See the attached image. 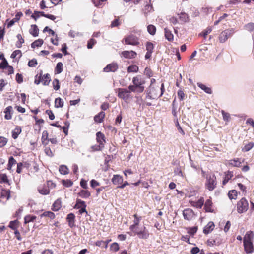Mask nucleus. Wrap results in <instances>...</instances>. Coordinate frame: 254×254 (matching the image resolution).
<instances>
[{"label":"nucleus","instance_id":"f704fd0d","mask_svg":"<svg viewBox=\"0 0 254 254\" xmlns=\"http://www.w3.org/2000/svg\"><path fill=\"white\" fill-rule=\"evenodd\" d=\"M233 176V175L232 172H228L227 174H226L224 180L223 181V185H226L229 181V180L231 179Z\"/></svg>","mask_w":254,"mask_h":254},{"label":"nucleus","instance_id":"cd10ccee","mask_svg":"<svg viewBox=\"0 0 254 254\" xmlns=\"http://www.w3.org/2000/svg\"><path fill=\"white\" fill-rule=\"evenodd\" d=\"M61 207V201L60 199L56 200L52 205V210L54 211H58Z\"/></svg>","mask_w":254,"mask_h":254},{"label":"nucleus","instance_id":"f8f14e48","mask_svg":"<svg viewBox=\"0 0 254 254\" xmlns=\"http://www.w3.org/2000/svg\"><path fill=\"white\" fill-rule=\"evenodd\" d=\"M121 56L127 59L135 58L137 56V53L134 51H124L121 53Z\"/></svg>","mask_w":254,"mask_h":254},{"label":"nucleus","instance_id":"58836bf2","mask_svg":"<svg viewBox=\"0 0 254 254\" xmlns=\"http://www.w3.org/2000/svg\"><path fill=\"white\" fill-rule=\"evenodd\" d=\"M59 172L62 174L66 175L68 173V169L65 165H61L59 167Z\"/></svg>","mask_w":254,"mask_h":254},{"label":"nucleus","instance_id":"c03bdc74","mask_svg":"<svg viewBox=\"0 0 254 254\" xmlns=\"http://www.w3.org/2000/svg\"><path fill=\"white\" fill-rule=\"evenodd\" d=\"M228 195L229 198L230 199H236V197L237 196V192L236 190H233L229 191Z\"/></svg>","mask_w":254,"mask_h":254},{"label":"nucleus","instance_id":"bb28decb","mask_svg":"<svg viewBox=\"0 0 254 254\" xmlns=\"http://www.w3.org/2000/svg\"><path fill=\"white\" fill-rule=\"evenodd\" d=\"M38 190L39 192L43 195L48 194L50 192V190L48 189L47 185H45L42 188L39 187Z\"/></svg>","mask_w":254,"mask_h":254},{"label":"nucleus","instance_id":"5701e85b","mask_svg":"<svg viewBox=\"0 0 254 254\" xmlns=\"http://www.w3.org/2000/svg\"><path fill=\"white\" fill-rule=\"evenodd\" d=\"M112 181L115 185H118L121 184L123 181L122 177L118 175H114Z\"/></svg>","mask_w":254,"mask_h":254},{"label":"nucleus","instance_id":"0e129e2a","mask_svg":"<svg viewBox=\"0 0 254 254\" xmlns=\"http://www.w3.org/2000/svg\"><path fill=\"white\" fill-rule=\"evenodd\" d=\"M144 90V86L143 85L138 86L137 87L134 88L135 91H132L133 92L136 93H142Z\"/></svg>","mask_w":254,"mask_h":254},{"label":"nucleus","instance_id":"052dcab7","mask_svg":"<svg viewBox=\"0 0 254 254\" xmlns=\"http://www.w3.org/2000/svg\"><path fill=\"white\" fill-rule=\"evenodd\" d=\"M110 249L112 251L114 252H117L119 250V246L118 243H113L110 247Z\"/></svg>","mask_w":254,"mask_h":254},{"label":"nucleus","instance_id":"4468645a","mask_svg":"<svg viewBox=\"0 0 254 254\" xmlns=\"http://www.w3.org/2000/svg\"><path fill=\"white\" fill-rule=\"evenodd\" d=\"M75 216L73 213H70L67 215L66 220L68 222V225L70 228L75 227Z\"/></svg>","mask_w":254,"mask_h":254},{"label":"nucleus","instance_id":"f03ea898","mask_svg":"<svg viewBox=\"0 0 254 254\" xmlns=\"http://www.w3.org/2000/svg\"><path fill=\"white\" fill-rule=\"evenodd\" d=\"M159 87H155L150 85L148 88L145 90L146 100L156 99L158 98V93Z\"/></svg>","mask_w":254,"mask_h":254},{"label":"nucleus","instance_id":"6e6552de","mask_svg":"<svg viewBox=\"0 0 254 254\" xmlns=\"http://www.w3.org/2000/svg\"><path fill=\"white\" fill-rule=\"evenodd\" d=\"M130 92L131 91L126 88H119L118 96L119 98L127 101L130 98Z\"/></svg>","mask_w":254,"mask_h":254},{"label":"nucleus","instance_id":"393cba45","mask_svg":"<svg viewBox=\"0 0 254 254\" xmlns=\"http://www.w3.org/2000/svg\"><path fill=\"white\" fill-rule=\"evenodd\" d=\"M12 111V107L10 106H8L4 110V113H5L4 118L6 120H10L11 119V112Z\"/></svg>","mask_w":254,"mask_h":254},{"label":"nucleus","instance_id":"0eeeda50","mask_svg":"<svg viewBox=\"0 0 254 254\" xmlns=\"http://www.w3.org/2000/svg\"><path fill=\"white\" fill-rule=\"evenodd\" d=\"M250 234L247 233L244 238V246L247 253H251L253 251V244L251 242Z\"/></svg>","mask_w":254,"mask_h":254},{"label":"nucleus","instance_id":"f257e3e1","mask_svg":"<svg viewBox=\"0 0 254 254\" xmlns=\"http://www.w3.org/2000/svg\"><path fill=\"white\" fill-rule=\"evenodd\" d=\"M216 177L213 174H207L205 183L206 188L209 191H212L216 187Z\"/></svg>","mask_w":254,"mask_h":254},{"label":"nucleus","instance_id":"7ed1b4c3","mask_svg":"<svg viewBox=\"0 0 254 254\" xmlns=\"http://www.w3.org/2000/svg\"><path fill=\"white\" fill-rule=\"evenodd\" d=\"M249 207L248 201L244 197L242 198L237 203V209L239 213L241 214L247 211Z\"/></svg>","mask_w":254,"mask_h":254},{"label":"nucleus","instance_id":"20e7f679","mask_svg":"<svg viewBox=\"0 0 254 254\" xmlns=\"http://www.w3.org/2000/svg\"><path fill=\"white\" fill-rule=\"evenodd\" d=\"M124 40L127 45L137 46L139 44L138 38L133 34H130L125 36Z\"/></svg>","mask_w":254,"mask_h":254},{"label":"nucleus","instance_id":"b1692460","mask_svg":"<svg viewBox=\"0 0 254 254\" xmlns=\"http://www.w3.org/2000/svg\"><path fill=\"white\" fill-rule=\"evenodd\" d=\"M212 205V202L210 199L206 200L204 208L206 212H213V210L211 208Z\"/></svg>","mask_w":254,"mask_h":254},{"label":"nucleus","instance_id":"1a4fd4ad","mask_svg":"<svg viewBox=\"0 0 254 254\" xmlns=\"http://www.w3.org/2000/svg\"><path fill=\"white\" fill-rule=\"evenodd\" d=\"M86 206L85 201L81 200V199H77L74 208L76 209H80L79 213L80 214H82L84 212L87 213V211L86 210Z\"/></svg>","mask_w":254,"mask_h":254},{"label":"nucleus","instance_id":"774afa93","mask_svg":"<svg viewBox=\"0 0 254 254\" xmlns=\"http://www.w3.org/2000/svg\"><path fill=\"white\" fill-rule=\"evenodd\" d=\"M177 95L178 96V97H179L180 100H184V97L185 96V94L182 90H178V91L177 92Z\"/></svg>","mask_w":254,"mask_h":254},{"label":"nucleus","instance_id":"6ab92c4d","mask_svg":"<svg viewBox=\"0 0 254 254\" xmlns=\"http://www.w3.org/2000/svg\"><path fill=\"white\" fill-rule=\"evenodd\" d=\"M29 33L34 37H37L39 34V29L35 24L31 25V28L29 30Z\"/></svg>","mask_w":254,"mask_h":254},{"label":"nucleus","instance_id":"c9c22d12","mask_svg":"<svg viewBox=\"0 0 254 254\" xmlns=\"http://www.w3.org/2000/svg\"><path fill=\"white\" fill-rule=\"evenodd\" d=\"M36 219V216L34 215H26L24 217V223L26 224L31 222H33Z\"/></svg>","mask_w":254,"mask_h":254},{"label":"nucleus","instance_id":"7c9ffc66","mask_svg":"<svg viewBox=\"0 0 254 254\" xmlns=\"http://www.w3.org/2000/svg\"><path fill=\"white\" fill-rule=\"evenodd\" d=\"M241 162L240 161L239 158L230 160L229 161V164L234 167H239Z\"/></svg>","mask_w":254,"mask_h":254},{"label":"nucleus","instance_id":"a878e982","mask_svg":"<svg viewBox=\"0 0 254 254\" xmlns=\"http://www.w3.org/2000/svg\"><path fill=\"white\" fill-rule=\"evenodd\" d=\"M165 31V38L169 41H171L173 40L174 36L172 33L171 31L168 29L167 28H165L164 29Z\"/></svg>","mask_w":254,"mask_h":254},{"label":"nucleus","instance_id":"39448f33","mask_svg":"<svg viewBox=\"0 0 254 254\" xmlns=\"http://www.w3.org/2000/svg\"><path fill=\"white\" fill-rule=\"evenodd\" d=\"M133 85H130L128 86V89L131 91H135L134 88L138 86L143 85L145 84V81L142 78L141 76L138 75L132 79Z\"/></svg>","mask_w":254,"mask_h":254},{"label":"nucleus","instance_id":"423d86ee","mask_svg":"<svg viewBox=\"0 0 254 254\" xmlns=\"http://www.w3.org/2000/svg\"><path fill=\"white\" fill-rule=\"evenodd\" d=\"M234 29H227L222 31L219 36V41L220 43H224L234 33Z\"/></svg>","mask_w":254,"mask_h":254},{"label":"nucleus","instance_id":"f3484780","mask_svg":"<svg viewBox=\"0 0 254 254\" xmlns=\"http://www.w3.org/2000/svg\"><path fill=\"white\" fill-rule=\"evenodd\" d=\"M96 140L100 145L104 146L105 142V135L101 132H98L96 133Z\"/></svg>","mask_w":254,"mask_h":254},{"label":"nucleus","instance_id":"79ce46f5","mask_svg":"<svg viewBox=\"0 0 254 254\" xmlns=\"http://www.w3.org/2000/svg\"><path fill=\"white\" fill-rule=\"evenodd\" d=\"M145 46L147 52L152 53L154 49L153 44L151 42H147Z\"/></svg>","mask_w":254,"mask_h":254},{"label":"nucleus","instance_id":"72a5a7b5","mask_svg":"<svg viewBox=\"0 0 254 254\" xmlns=\"http://www.w3.org/2000/svg\"><path fill=\"white\" fill-rule=\"evenodd\" d=\"M64 106V101L60 97L56 98L55 100V107L57 108L62 107Z\"/></svg>","mask_w":254,"mask_h":254},{"label":"nucleus","instance_id":"37998d69","mask_svg":"<svg viewBox=\"0 0 254 254\" xmlns=\"http://www.w3.org/2000/svg\"><path fill=\"white\" fill-rule=\"evenodd\" d=\"M244 29L248 31L251 32L254 30V23L250 22L244 26Z\"/></svg>","mask_w":254,"mask_h":254},{"label":"nucleus","instance_id":"e433bc0d","mask_svg":"<svg viewBox=\"0 0 254 254\" xmlns=\"http://www.w3.org/2000/svg\"><path fill=\"white\" fill-rule=\"evenodd\" d=\"M43 43V40L41 39L35 40L31 44V47L35 48V47H40Z\"/></svg>","mask_w":254,"mask_h":254},{"label":"nucleus","instance_id":"ea45409f","mask_svg":"<svg viewBox=\"0 0 254 254\" xmlns=\"http://www.w3.org/2000/svg\"><path fill=\"white\" fill-rule=\"evenodd\" d=\"M21 129L20 127L15 128L14 130L12 131V136L14 139H16L18 135L21 133Z\"/></svg>","mask_w":254,"mask_h":254},{"label":"nucleus","instance_id":"412c9836","mask_svg":"<svg viewBox=\"0 0 254 254\" xmlns=\"http://www.w3.org/2000/svg\"><path fill=\"white\" fill-rule=\"evenodd\" d=\"M42 80L43 85L44 86H47L49 84L51 81V78L50 74L48 73H46L44 74L43 76L42 74Z\"/></svg>","mask_w":254,"mask_h":254},{"label":"nucleus","instance_id":"de8ad7c7","mask_svg":"<svg viewBox=\"0 0 254 254\" xmlns=\"http://www.w3.org/2000/svg\"><path fill=\"white\" fill-rule=\"evenodd\" d=\"M48 133L47 131L44 130L42 133V138H41L42 142L43 144H44L45 145L47 144V143H45V141L48 140Z\"/></svg>","mask_w":254,"mask_h":254},{"label":"nucleus","instance_id":"09e8293b","mask_svg":"<svg viewBox=\"0 0 254 254\" xmlns=\"http://www.w3.org/2000/svg\"><path fill=\"white\" fill-rule=\"evenodd\" d=\"M19 55V58H20L22 56L21 51L19 50H16L13 52V53L11 55V58H15L17 56Z\"/></svg>","mask_w":254,"mask_h":254},{"label":"nucleus","instance_id":"473e14b6","mask_svg":"<svg viewBox=\"0 0 254 254\" xmlns=\"http://www.w3.org/2000/svg\"><path fill=\"white\" fill-rule=\"evenodd\" d=\"M254 146V143L251 142L246 144L242 148V150L243 152H248L250 151Z\"/></svg>","mask_w":254,"mask_h":254},{"label":"nucleus","instance_id":"bf43d9fd","mask_svg":"<svg viewBox=\"0 0 254 254\" xmlns=\"http://www.w3.org/2000/svg\"><path fill=\"white\" fill-rule=\"evenodd\" d=\"M221 113L223 115V118L224 121H229L230 118V114L225 112L224 111L222 110Z\"/></svg>","mask_w":254,"mask_h":254},{"label":"nucleus","instance_id":"aec40b11","mask_svg":"<svg viewBox=\"0 0 254 254\" xmlns=\"http://www.w3.org/2000/svg\"><path fill=\"white\" fill-rule=\"evenodd\" d=\"M105 114L104 112L101 111L97 115H96L94 118V120L95 122L97 123H101L103 121V119L105 117Z\"/></svg>","mask_w":254,"mask_h":254},{"label":"nucleus","instance_id":"49530a36","mask_svg":"<svg viewBox=\"0 0 254 254\" xmlns=\"http://www.w3.org/2000/svg\"><path fill=\"white\" fill-rule=\"evenodd\" d=\"M138 67L136 65H132L128 67L127 72H137L138 71Z\"/></svg>","mask_w":254,"mask_h":254},{"label":"nucleus","instance_id":"603ef678","mask_svg":"<svg viewBox=\"0 0 254 254\" xmlns=\"http://www.w3.org/2000/svg\"><path fill=\"white\" fill-rule=\"evenodd\" d=\"M8 182L7 175L5 174H0V183H7Z\"/></svg>","mask_w":254,"mask_h":254},{"label":"nucleus","instance_id":"4c0bfd02","mask_svg":"<svg viewBox=\"0 0 254 254\" xmlns=\"http://www.w3.org/2000/svg\"><path fill=\"white\" fill-rule=\"evenodd\" d=\"M41 217H48L50 218V219H54L55 218V215L52 212H51V211H46V212H44L43 213H42L41 215Z\"/></svg>","mask_w":254,"mask_h":254},{"label":"nucleus","instance_id":"a19ab883","mask_svg":"<svg viewBox=\"0 0 254 254\" xmlns=\"http://www.w3.org/2000/svg\"><path fill=\"white\" fill-rule=\"evenodd\" d=\"M147 31L150 34H151L152 35H154L155 34L156 29V27L155 26L150 24L147 26Z\"/></svg>","mask_w":254,"mask_h":254},{"label":"nucleus","instance_id":"338daca9","mask_svg":"<svg viewBox=\"0 0 254 254\" xmlns=\"http://www.w3.org/2000/svg\"><path fill=\"white\" fill-rule=\"evenodd\" d=\"M103 147V146L100 145V144L93 145L91 147V149H92V151H93L101 150Z\"/></svg>","mask_w":254,"mask_h":254},{"label":"nucleus","instance_id":"9b49d317","mask_svg":"<svg viewBox=\"0 0 254 254\" xmlns=\"http://www.w3.org/2000/svg\"><path fill=\"white\" fill-rule=\"evenodd\" d=\"M118 69V65L116 63H112L108 64L103 69L104 72H116Z\"/></svg>","mask_w":254,"mask_h":254},{"label":"nucleus","instance_id":"3c124183","mask_svg":"<svg viewBox=\"0 0 254 254\" xmlns=\"http://www.w3.org/2000/svg\"><path fill=\"white\" fill-rule=\"evenodd\" d=\"M62 184L66 187H71L73 185V182L70 180H63Z\"/></svg>","mask_w":254,"mask_h":254},{"label":"nucleus","instance_id":"864d4df0","mask_svg":"<svg viewBox=\"0 0 254 254\" xmlns=\"http://www.w3.org/2000/svg\"><path fill=\"white\" fill-rule=\"evenodd\" d=\"M53 88L55 90H58L60 89L59 81L57 79H55L53 81Z\"/></svg>","mask_w":254,"mask_h":254},{"label":"nucleus","instance_id":"2f4dec72","mask_svg":"<svg viewBox=\"0 0 254 254\" xmlns=\"http://www.w3.org/2000/svg\"><path fill=\"white\" fill-rule=\"evenodd\" d=\"M63 70V64L62 62H59L57 63L55 69V72L56 74H60Z\"/></svg>","mask_w":254,"mask_h":254},{"label":"nucleus","instance_id":"c85d7f7f","mask_svg":"<svg viewBox=\"0 0 254 254\" xmlns=\"http://www.w3.org/2000/svg\"><path fill=\"white\" fill-rule=\"evenodd\" d=\"M16 37L18 40L16 42L15 45L17 48H20L22 47V44L24 43V40L20 34H17Z\"/></svg>","mask_w":254,"mask_h":254},{"label":"nucleus","instance_id":"680f3d73","mask_svg":"<svg viewBox=\"0 0 254 254\" xmlns=\"http://www.w3.org/2000/svg\"><path fill=\"white\" fill-rule=\"evenodd\" d=\"M204 204V200L201 198L199 199L195 203V207L197 208H201Z\"/></svg>","mask_w":254,"mask_h":254},{"label":"nucleus","instance_id":"2eb2a0df","mask_svg":"<svg viewBox=\"0 0 254 254\" xmlns=\"http://www.w3.org/2000/svg\"><path fill=\"white\" fill-rule=\"evenodd\" d=\"M134 218V220L133 221V224L130 225L129 229L133 231L136 229H137V227H136L140 223V220H141V217H138L137 214H134L133 215Z\"/></svg>","mask_w":254,"mask_h":254},{"label":"nucleus","instance_id":"69168bd1","mask_svg":"<svg viewBox=\"0 0 254 254\" xmlns=\"http://www.w3.org/2000/svg\"><path fill=\"white\" fill-rule=\"evenodd\" d=\"M169 21L170 22V23H171L173 25H176L177 23H178V19L174 16H172L170 17L169 19Z\"/></svg>","mask_w":254,"mask_h":254},{"label":"nucleus","instance_id":"8fccbe9b","mask_svg":"<svg viewBox=\"0 0 254 254\" xmlns=\"http://www.w3.org/2000/svg\"><path fill=\"white\" fill-rule=\"evenodd\" d=\"M35 80H34V83L38 85L40 84V82H42V71H41L40 73H39V75H36L35 77Z\"/></svg>","mask_w":254,"mask_h":254},{"label":"nucleus","instance_id":"4d7b16f0","mask_svg":"<svg viewBox=\"0 0 254 254\" xmlns=\"http://www.w3.org/2000/svg\"><path fill=\"white\" fill-rule=\"evenodd\" d=\"M96 43V40L92 38L90 39L87 43V48L88 49H91L93 48V45Z\"/></svg>","mask_w":254,"mask_h":254},{"label":"nucleus","instance_id":"4be33fe9","mask_svg":"<svg viewBox=\"0 0 254 254\" xmlns=\"http://www.w3.org/2000/svg\"><path fill=\"white\" fill-rule=\"evenodd\" d=\"M197 85L198 87H199L200 89L203 90L205 93L209 94H212V91L210 87L206 86L205 85L201 83H197Z\"/></svg>","mask_w":254,"mask_h":254},{"label":"nucleus","instance_id":"e2e57ef3","mask_svg":"<svg viewBox=\"0 0 254 254\" xmlns=\"http://www.w3.org/2000/svg\"><path fill=\"white\" fill-rule=\"evenodd\" d=\"M15 79L18 83H21L23 81L22 75L20 73H17Z\"/></svg>","mask_w":254,"mask_h":254},{"label":"nucleus","instance_id":"c756f323","mask_svg":"<svg viewBox=\"0 0 254 254\" xmlns=\"http://www.w3.org/2000/svg\"><path fill=\"white\" fill-rule=\"evenodd\" d=\"M78 195L79 196H80L82 198H88L90 196L91 194L89 191L82 190L78 193Z\"/></svg>","mask_w":254,"mask_h":254},{"label":"nucleus","instance_id":"a18cd8bd","mask_svg":"<svg viewBox=\"0 0 254 254\" xmlns=\"http://www.w3.org/2000/svg\"><path fill=\"white\" fill-rule=\"evenodd\" d=\"M16 163L15 159L13 156H10L9 158L7 169L10 170L12 166Z\"/></svg>","mask_w":254,"mask_h":254},{"label":"nucleus","instance_id":"ddd939ff","mask_svg":"<svg viewBox=\"0 0 254 254\" xmlns=\"http://www.w3.org/2000/svg\"><path fill=\"white\" fill-rule=\"evenodd\" d=\"M193 211L189 208L185 209L183 212V215L185 219L190 220L193 216Z\"/></svg>","mask_w":254,"mask_h":254},{"label":"nucleus","instance_id":"dca6fc26","mask_svg":"<svg viewBox=\"0 0 254 254\" xmlns=\"http://www.w3.org/2000/svg\"><path fill=\"white\" fill-rule=\"evenodd\" d=\"M179 18L181 21V23H184L188 22L189 21V17L188 15L184 12H181L180 13H178Z\"/></svg>","mask_w":254,"mask_h":254},{"label":"nucleus","instance_id":"6e6d98bb","mask_svg":"<svg viewBox=\"0 0 254 254\" xmlns=\"http://www.w3.org/2000/svg\"><path fill=\"white\" fill-rule=\"evenodd\" d=\"M2 61L0 63V65L2 69H4L8 66V63L5 58L2 59Z\"/></svg>","mask_w":254,"mask_h":254},{"label":"nucleus","instance_id":"9d476101","mask_svg":"<svg viewBox=\"0 0 254 254\" xmlns=\"http://www.w3.org/2000/svg\"><path fill=\"white\" fill-rule=\"evenodd\" d=\"M133 232L137 234L140 239H146L149 235L148 231L146 229L145 227H143V230H142L138 231L137 229H136Z\"/></svg>","mask_w":254,"mask_h":254},{"label":"nucleus","instance_id":"a211bd4d","mask_svg":"<svg viewBox=\"0 0 254 254\" xmlns=\"http://www.w3.org/2000/svg\"><path fill=\"white\" fill-rule=\"evenodd\" d=\"M214 228V224L213 222L210 221L208 223L206 226L203 229V233L205 234H208L212 231Z\"/></svg>","mask_w":254,"mask_h":254},{"label":"nucleus","instance_id":"13d9d810","mask_svg":"<svg viewBox=\"0 0 254 254\" xmlns=\"http://www.w3.org/2000/svg\"><path fill=\"white\" fill-rule=\"evenodd\" d=\"M7 142V139L6 138L3 136H0V147L5 146Z\"/></svg>","mask_w":254,"mask_h":254},{"label":"nucleus","instance_id":"5fc2aeb1","mask_svg":"<svg viewBox=\"0 0 254 254\" xmlns=\"http://www.w3.org/2000/svg\"><path fill=\"white\" fill-rule=\"evenodd\" d=\"M37 64V60L35 59H33L28 62V65L29 67H35Z\"/></svg>","mask_w":254,"mask_h":254}]
</instances>
